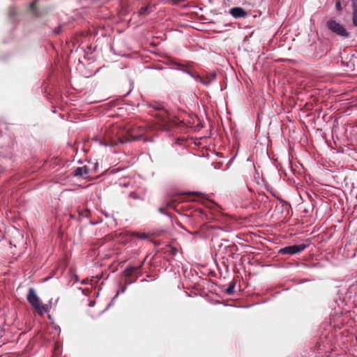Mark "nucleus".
Segmentation results:
<instances>
[{"label":"nucleus","instance_id":"obj_22","mask_svg":"<svg viewBox=\"0 0 357 357\" xmlns=\"http://www.w3.org/2000/svg\"><path fill=\"white\" fill-rule=\"evenodd\" d=\"M126 289L123 288L122 290H121V292L123 293L125 291Z\"/></svg>","mask_w":357,"mask_h":357},{"label":"nucleus","instance_id":"obj_14","mask_svg":"<svg viewBox=\"0 0 357 357\" xmlns=\"http://www.w3.org/2000/svg\"><path fill=\"white\" fill-rule=\"evenodd\" d=\"M353 23L355 26H357V13H353L352 17Z\"/></svg>","mask_w":357,"mask_h":357},{"label":"nucleus","instance_id":"obj_8","mask_svg":"<svg viewBox=\"0 0 357 357\" xmlns=\"http://www.w3.org/2000/svg\"><path fill=\"white\" fill-rule=\"evenodd\" d=\"M89 173V168L84 165L82 167H77L73 173V175L75 177H85Z\"/></svg>","mask_w":357,"mask_h":357},{"label":"nucleus","instance_id":"obj_2","mask_svg":"<svg viewBox=\"0 0 357 357\" xmlns=\"http://www.w3.org/2000/svg\"><path fill=\"white\" fill-rule=\"evenodd\" d=\"M150 107H152L154 110L151 115L158 119L161 122L167 123L170 121V113L163 106V105L160 103H154L150 105Z\"/></svg>","mask_w":357,"mask_h":357},{"label":"nucleus","instance_id":"obj_12","mask_svg":"<svg viewBox=\"0 0 357 357\" xmlns=\"http://www.w3.org/2000/svg\"><path fill=\"white\" fill-rule=\"evenodd\" d=\"M149 9H150V6H145V7H142V8L140 9V12H139V13H140L141 15H142V14H145L146 13H148V12H149Z\"/></svg>","mask_w":357,"mask_h":357},{"label":"nucleus","instance_id":"obj_17","mask_svg":"<svg viewBox=\"0 0 357 357\" xmlns=\"http://www.w3.org/2000/svg\"><path fill=\"white\" fill-rule=\"evenodd\" d=\"M352 6H353V8H354V12L353 13H357V2L355 3L354 4H353Z\"/></svg>","mask_w":357,"mask_h":357},{"label":"nucleus","instance_id":"obj_23","mask_svg":"<svg viewBox=\"0 0 357 357\" xmlns=\"http://www.w3.org/2000/svg\"><path fill=\"white\" fill-rule=\"evenodd\" d=\"M75 281H76V282H77V281H78V277H77V276H76Z\"/></svg>","mask_w":357,"mask_h":357},{"label":"nucleus","instance_id":"obj_19","mask_svg":"<svg viewBox=\"0 0 357 357\" xmlns=\"http://www.w3.org/2000/svg\"><path fill=\"white\" fill-rule=\"evenodd\" d=\"M158 211L160 213L165 214L164 209L162 208H159Z\"/></svg>","mask_w":357,"mask_h":357},{"label":"nucleus","instance_id":"obj_16","mask_svg":"<svg viewBox=\"0 0 357 357\" xmlns=\"http://www.w3.org/2000/svg\"><path fill=\"white\" fill-rule=\"evenodd\" d=\"M130 197H132L133 199H139V196H138V195H136L135 193H134V192H130Z\"/></svg>","mask_w":357,"mask_h":357},{"label":"nucleus","instance_id":"obj_21","mask_svg":"<svg viewBox=\"0 0 357 357\" xmlns=\"http://www.w3.org/2000/svg\"><path fill=\"white\" fill-rule=\"evenodd\" d=\"M55 33H59V29H56V30L55 31Z\"/></svg>","mask_w":357,"mask_h":357},{"label":"nucleus","instance_id":"obj_20","mask_svg":"<svg viewBox=\"0 0 357 357\" xmlns=\"http://www.w3.org/2000/svg\"><path fill=\"white\" fill-rule=\"evenodd\" d=\"M352 5L357 2V0H351Z\"/></svg>","mask_w":357,"mask_h":357},{"label":"nucleus","instance_id":"obj_9","mask_svg":"<svg viewBox=\"0 0 357 357\" xmlns=\"http://www.w3.org/2000/svg\"><path fill=\"white\" fill-rule=\"evenodd\" d=\"M235 286L236 282L234 281L231 282L227 288L225 290V293L229 295H232L234 293Z\"/></svg>","mask_w":357,"mask_h":357},{"label":"nucleus","instance_id":"obj_18","mask_svg":"<svg viewBox=\"0 0 357 357\" xmlns=\"http://www.w3.org/2000/svg\"><path fill=\"white\" fill-rule=\"evenodd\" d=\"M336 8H337V10H341V5H340V2H337V3H336Z\"/></svg>","mask_w":357,"mask_h":357},{"label":"nucleus","instance_id":"obj_7","mask_svg":"<svg viewBox=\"0 0 357 357\" xmlns=\"http://www.w3.org/2000/svg\"><path fill=\"white\" fill-rule=\"evenodd\" d=\"M229 13L234 18H244L248 15L247 11L241 7H234L229 9Z\"/></svg>","mask_w":357,"mask_h":357},{"label":"nucleus","instance_id":"obj_11","mask_svg":"<svg viewBox=\"0 0 357 357\" xmlns=\"http://www.w3.org/2000/svg\"><path fill=\"white\" fill-rule=\"evenodd\" d=\"M135 236L140 239H147L149 238V236L145 233H143V234L137 233L135 234Z\"/></svg>","mask_w":357,"mask_h":357},{"label":"nucleus","instance_id":"obj_4","mask_svg":"<svg viewBox=\"0 0 357 357\" xmlns=\"http://www.w3.org/2000/svg\"><path fill=\"white\" fill-rule=\"evenodd\" d=\"M326 26L331 31L340 36L347 38L349 36L346 29L334 20H328L326 22Z\"/></svg>","mask_w":357,"mask_h":357},{"label":"nucleus","instance_id":"obj_1","mask_svg":"<svg viewBox=\"0 0 357 357\" xmlns=\"http://www.w3.org/2000/svg\"><path fill=\"white\" fill-rule=\"evenodd\" d=\"M26 299L31 305L38 310L40 314H43L50 311V307L47 305H43L40 303V298L37 296L36 291L33 288L29 289Z\"/></svg>","mask_w":357,"mask_h":357},{"label":"nucleus","instance_id":"obj_15","mask_svg":"<svg viewBox=\"0 0 357 357\" xmlns=\"http://www.w3.org/2000/svg\"><path fill=\"white\" fill-rule=\"evenodd\" d=\"M36 1H33L31 4H30V9L33 11L35 10L36 9Z\"/></svg>","mask_w":357,"mask_h":357},{"label":"nucleus","instance_id":"obj_10","mask_svg":"<svg viewBox=\"0 0 357 357\" xmlns=\"http://www.w3.org/2000/svg\"><path fill=\"white\" fill-rule=\"evenodd\" d=\"M137 268L134 266H129L126 268L124 271V273L126 276H131L132 273L136 271Z\"/></svg>","mask_w":357,"mask_h":357},{"label":"nucleus","instance_id":"obj_6","mask_svg":"<svg viewBox=\"0 0 357 357\" xmlns=\"http://www.w3.org/2000/svg\"><path fill=\"white\" fill-rule=\"evenodd\" d=\"M216 76L215 72L208 73L204 77L196 75L195 80L199 82L204 86H208L216 79Z\"/></svg>","mask_w":357,"mask_h":357},{"label":"nucleus","instance_id":"obj_13","mask_svg":"<svg viewBox=\"0 0 357 357\" xmlns=\"http://www.w3.org/2000/svg\"><path fill=\"white\" fill-rule=\"evenodd\" d=\"M181 71L184 73H186L188 75H189L190 77H193L195 79V77L196 75L192 74L190 71H189L187 69H182Z\"/></svg>","mask_w":357,"mask_h":357},{"label":"nucleus","instance_id":"obj_5","mask_svg":"<svg viewBox=\"0 0 357 357\" xmlns=\"http://www.w3.org/2000/svg\"><path fill=\"white\" fill-rule=\"evenodd\" d=\"M307 247V245L303 243L299 245L286 246L280 249L279 253L282 255H295L296 253L301 252L305 249H306Z\"/></svg>","mask_w":357,"mask_h":357},{"label":"nucleus","instance_id":"obj_3","mask_svg":"<svg viewBox=\"0 0 357 357\" xmlns=\"http://www.w3.org/2000/svg\"><path fill=\"white\" fill-rule=\"evenodd\" d=\"M114 131L112 129L106 130L105 134L100 137H95L93 139L98 142L100 145L105 146H114L118 144V139L113 136Z\"/></svg>","mask_w":357,"mask_h":357}]
</instances>
